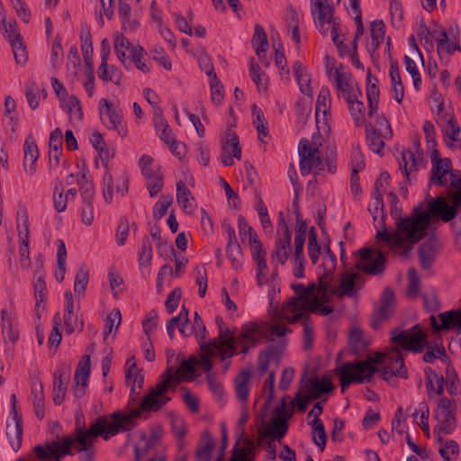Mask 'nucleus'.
I'll list each match as a JSON object with an SVG mask.
<instances>
[{
  "label": "nucleus",
  "instance_id": "1",
  "mask_svg": "<svg viewBox=\"0 0 461 461\" xmlns=\"http://www.w3.org/2000/svg\"><path fill=\"white\" fill-rule=\"evenodd\" d=\"M384 218L385 215L383 214V218H381L382 230L376 232L375 239L402 250L405 256L412 249L414 244L425 237V230H420L421 226L416 223L414 218H402V215L400 219L394 220L396 230L393 233L387 231Z\"/></svg>",
  "mask_w": 461,
  "mask_h": 461
},
{
  "label": "nucleus",
  "instance_id": "2",
  "mask_svg": "<svg viewBox=\"0 0 461 461\" xmlns=\"http://www.w3.org/2000/svg\"><path fill=\"white\" fill-rule=\"evenodd\" d=\"M391 335V342L406 351L419 354L427 348V351L422 357L425 363L432 364L436 360L434 348L429 345L427 334L420 324H415L411 330L393 329Z\"/></svg>",
  "mask_w": 461,
  "mask_h": 461
},
{
  "label": "nucleus",
  "instance_id": "3",
  "mask_svg": "<svg viewBox=\"0 0 461 461\" xmlns=\"http://www.w3.org/2000/svg\"><path fill=\"white\" fill-rule=\"evenodd\" d=\"M451 186L457 191V194H452L451 204L442 196H437L431 199L428 205L429 213L435 215L444 222H449L456 218L458 212L461 211V177L452 180Z\"/></svg>",
  "mask_w": 461,
  "mask_h": 461
},
{
  "label": "nucleus",
  "instance_id": "4",
  "mask_svg": "<svg viewBox=\"0 0 461 461\" xmlns=\"http://www.w3.org/2000/svg\"><path fill=\"white\" fill-rule=\"evenodd\" d=\"M73 446L74 441L70 437L63 436L60 438L57 435L55 440L48 441L44 446L36 445L32 451L40 461H62L66 456L75 455Z\"/></svg>",
  "mask_w": 461,
  "mask_h": 461
},
{
  "label": "nucleus",
  "instance_id": "5",
  "mask_svg": "<svg viewBox=\"0 0 461 461\" xmlns=\"http://www.w3.org/2000/svg\"><path fill=\"white\" fill-rule=\"evenodd\" d=\"M288 395H285L281 400V404L276 406L274 414L275 417L271 420L268 425L263 424L266 426V429L263 432L259 433L260 439L270 438L272 440L277 439L280 441L288 431V423L287 420L293 416L294 411H286V399H288Z\"/></svg>",
  "mask_w": 461,
  "mask_h": 461
},
{
  "label": "nucleus",
  "instance_id": "6",
  "mask_svg": "<svg viewBox=\"0 0 461 461\" xmlns=\"http://www.w3.org/2000/svg\"><path fill=\"white\" fill-rule=\"evenodd\" d=\"M358 257L354 268L370 276H379L384 272L387 261L386 256L381 250L375 251L371 248H363L356 252Z\"/></svg>",
  "mask_w": 461,
  "mask_h": 461
},
{
  "label": "nucleus",
  "instance_id": "7",
  "mask_svg": "<svg viewBox=\"0 0 461 461\" xmlns=\"http://www.w3.org/2000/svg\"><path fill=\"white\" fill-rule=\"evenodd\" d=\"M298 153L302 176H307L312 171L316 174L324 169V164L319 148H312L308 139L303 138L300 140L298 144Z\"/></svg>",
  "mask_w": 461,
  "mask_h": 461
},
{
  "label": "nucleus",
  "instance_id": "8",
  "mask_svg": "<svg viewBox=\"0 0 461 461\" xmlns=\"http://www.w3.org/2000/svg\"><path fill=\"white\" fill-rule=\"evenodd\" d=\"M101 121L109 129L114 130L124 138L127 135L126 125L122 122V113L120 109H115L107 99L102 98L98 104Z\"/></svg>",
  "mask_w": 461,
  "mask_h": 461
},
{
  "label": "nucleus",
  "instance_id": "9",
  "mask_svg": "<svg viewBox=\"0 0 461 461\" xmlns=\"http://www.w3.org/2000/svg\"><path fill=\"white\" fill-rule=\"evenodd\" d=\"M109 419L111 421H109L108 418L105 417V423L101 429V438L104 440H108L112 437L117 435L120 431H131L137 426L135 420L122 411H113L110 414Z\"/></svg>",
  "mask_w": 461,
  "mask_h": 461
},
{
  "label": "nucleus",
  "instance_id": "10",
  "mask_svg": "<svg viewBox=\"0 0 461 461\" xmlns=\"http://www.w3.org/2000/svg\"><path fill=\"white\" fill-rule=\"evenodd\" d=\"M306 375L307 370H304L301 379V383H303L302 390L309 393L314 401L320 399L323 394L334 391L335 386L330 375H323L321 378H319L317 375H312L311 378L304 381Z\"/></svg>",
  "mask_w": 461,
  "mask_h": 461
},
{
  "label": "nucleus",
  "instance_id": "11",
  "mask_svg": "<svg viewBox=\"0 0 461 461\" xmlns=\"http://www.w3.org/2000/svg\"><path fill=\"white\" fill-rule=\"evenodd\" d=\"M456 411L451 410V401L443 397L438 403L435 418L438 422V431L445 435L451 434L456 428Z\"/></svg>",
  "mask_w": 461,
  "mask_h": 461
},
{
  "label": "nucleus",
  "instance_id": "12",
  "mask_svg": "<svg viewBox=\"0 0 461 461\" xmlns=\"http://www.w3.org/2000/svg\"><path fill=\"white\" fill-rule=\"evenodd\" d=\"M221 162L225 167L233 165V158L240 160L241 158V146L240 143L239 136L230 129H227L225 136L221 139Z\"/></svg>",
  "mask_w": 461,
  "mask_h": 461
},
{
  "label": "nucleus",
  "instance_id": "13",
  "mask_svg": "<svg viewBox=\"0 0 461 461\" xmlns=\"http://www.w3.org/2000/svg\"><path fill=\"white\" fill-rule=\"evenodd\" d=\"M69 379L70 365L65 362L59 363L53 374V402L55 405H60L63 402Z\"/></svg>",
  "mask_w": 461,
  "mask_h": 461
},
{
  "label": "nucleus",
  "instance_id": "14",
  "mask_svg": "<svg viewBox=\"0 0 461 461\" xmlns=\"http://www.w3.org/2000/svg\"><path fill=\"white\" fill-rule=\"evenodd\" d=\"M394 299L393 292L391 288L386 287L382 294L380 300V307L371 315V327L374 330H379L382 323L393 314L392 303Z\"/></svg>",
  "mask_w": 461,
  "mask_h": 461
},
{
  "label": "nucleus",
  "instance_id": "15",
  "mask_svg": "<svg viewBox=\"0 0 461 461\" xmlns=\"http://www.w3.org/2000/svg\"><path fill=\"white\" fill-rule=\"evenodd\" d=\"M105 423V416H98L86 429L85 424V417L81 411H77L75 418L74 433L71 435H65L71 438H81L88 436L102 435L101 429Z\"/></svg>",
  "mask_w": 461,
  "mask_h": 461
},
{
  "label": "nucleus",
  "instance_id": "16",
  "mask_svg": "<svg viewBox=\"0 0 461 461\" xmlns=\"http://www.w3.org/2000/svg\"><path fill=\"white\" fill-rule=\"evenodd\" d=\"M91 371V360L89 355H84L76 369L74 376L73 393L75 397L81 398L86 394V386Z\"/></svg>",
  "mask_w": 461,
  "mask_h": 461
},
{
  "label": "nucleus",
  "instance_id": "17",
  "mask_svg": "<svg viewBox=\"0 0 461 461\" xmlns=\"http://www.w3.org/2000/svg\"><path fill=\"white\" fill-rule=\"evenodd\" d=\"M163 380L158 383L155 387H152L149 392L144 396L145 405H149L150 408L152 405L157 406L155 398L163 396L171 386V380L175 379L176 382H180L179 376L174 374V367L167 366L162 375Z\"/></svg>",
  "mask_w": 461,
  "mask_h": 461
},
{
  "label": "nucleus",
  "instance_id": "18",
  "mask_svg": "<svg viewBox=\"0 0 461 461\" xmlns=\"http://www.w3.org/2000/svg\"><path fill=\"white\" fill-rule=\"evenodd\" d=\"M441 324L437 322L434 315L430 316V323L434 332L440 330H458L461 331V309L450 310L438 315Z\"/></svg>",
  "mask_w": 461,
  "mask_h": 461
},
{
  "label": "nucleus",
  "instance_id": "19",
  "mask_svg": "<svg viewBox=\"0 0 461 461\" xmlns=\"http://www.w3.org/2000/svg\"><path fill=\"white\" fill-rule=\"evenodd\" d=\"M365 278L357 272L346 271L342 274L340 280L341 292L332 291L338 297L344 295L354 296L357 289H361L365 284Z\"/></svg>",
  "mask_w": 461,
  "mask_h": 461
},
{
  "label": "nucleus",
  "instance_id": "20",
  "mask_svg": "<svg viewBox=\"0 0 461 461\" xmlns=\"http://www.w3.org/2000/svg\"><path fill=\"white\" fill-rule=\"evenodd\" d=\"M101 435L88 436L81 438H72L74 441L73 451L79 454V461H95V443Z\"/></svg>",
  "mask_w": 461,
  "mask_h": 461
},
{
  "label": "nucleus",
  "instance_id": "21",
  "mask_svg": "<svg viewBox=\"0 0 461 461\" xmlns=\"http://www.w3.org/2000/svg\"><path fill=\"white\" fill-rule=\"evenodd\" d=\"M282 354L283 347L279 344H270L267 348L260 350L258 357V366L260 375H264L267 372L269 362L272 359L278 364Z\"/></svg>",
  "mask_w": 461,
  "mask_h": 461
},
{
  "label": "nucleus",
  "instance_id": "22",
  "mask_svg": "<svg viewBox=\"0 0 461 461\" xmlns=\"http://www.w3.org/2000/svg\"><path fill=\"white\" fill-rule=\"evenodd\" d=\"M24 160L23 167L30 176L36 173V162L39 158V149L32 134H29L23 144Z\"/></svg>",
  "mask_w": 461,
  "mask_h": 461
},
{
  "label": "nucleus",
  "instance_id": "23",
  "mask_svg": "<svg viewBox=\"0 0 461 461\" xmlns=\"http://www.w3.org/2000/svg\"><path fill=\"white\" fill-rule=\"evenodd\" d=\"M80 41L86 70H95L93 62L92 35L90 27L87 24H83L81 26Z\"/></svg>",
  "mask_w": 461,
  "mask_h": 461
},
{
  "label": "nucleus",
  "instance_id": "24",
  "mask_svg": "<svg viewBox=\"0 0 461 461\" xmlns=\"http://www.w3.org/2000/svg\"><path fill=\"white\" fill-rule=\"evenodd\" d=\"M432 168L429 177V185H437L438 186H447V179L446 177L452 169L451 160L447 158H444V162L431 163Z\"/></svg>",
  "mask_w": 461,
  "mask_h": 461
},
{
  "label": "nucleus",
  "instance_id": "25",
  "mask_svg": "<svg viewBox=\"0 0 461 461\" xmlns=\"http://www.w3.org/2000/svg\"><path fill=\"white\" fill-rule=\"evenodd\" d=\"M50 167L56 168L59 164V158L62 155V131L56 128L51 131L49 140Z\"/></svg>",
  "mask_w": 461,
  "mask_h": 461
},
{
  "label": "nucleus",
  "instance_id": "26",
  "mask_svg": "<svg viewBox=\"0 0 461 461\" xmlns=\"http://www.w3.org/2000/svg\"><path fill=\"white\" fill-rule=\"evenodd\" d=\"M275 249L271 254L272 261L276 259L281 265H285L291 254V236H276Z\"/></svg>",
  "mask_w": 461,
  "mask_h": 461
},
{
  "label": "nucleus",
  "instance_id": "27",
  "mask_svg": "<svg viewBox=\"0 0 461 461\" xmlns=\"http://www.w3.org/2000/svg\"><path fill=\"white\" fill-rule=\"evenodd\" d=\"M214 448L213 438L208 429L204 430L199 440L195 453V461H210Z\"/></svg>",
  "mask_w": 461,
  "mask_h": 461
},
{
  "label": "nucleus",
  "instance_id": "28",
  "mask_svg": "<svg viewBox=\"0 0 461 461\" xmlns=\"http://www.w3.org/2000/svg\"><path fill=\"white\" fill-rule=\"evenodd\" d=\"M335 374L339 375L341 393H345L352 384H362V379L356 376L350 362L344 363L341 366L335 369Z\"/></svg>",
  "mask_w": 461,
  "mask_h": 461
},
{
  "label": "nucleus",
  "instance_id": "29",
  "mask_svg": "<svg viewBox=\"0 0 461 461\" xmlns=\"http://www.w3.org/2000/svg\"><path fill=\"white\" fill-rule=\"evenodd\" d=\"M389 76L393 85V98L397 103L401 104L404 95V86L399 71V63L391 57Z\"/></svg>",
  "mask_w": 461,
  "mask_h": 461
},
{
  "label": "nucleus",
  "instance_id": "30",
  "mask_svg": "<svg viewBox=\"0 0 461 461\" xmlns=\"http://www.w3.org/2000/svg\"><path fill=\"white\" fill-rule=\"evenodd\" d=\"M402 160L399 162V167L401 169L402 174L407 178L408 181H411L410 178V170H418L420 165L423 164L422 156L415 157V153L409 150L406 152L404 149H402Z\"/></svg>",
  "mask_w": 461,
  "mask_h": 461
},
{
  "label": "nucleus",
  "instance_id": "31",
  "mask_svg": "<svg viewBox=\"0 0 461 461\" xmlns=\"http://www.w3.org/2000/svg\"><path fill=\"white\" fill-rule=\"evenodd\" d=\"M427 393L429 397L432 393L441 395L444 393L445 378L441 375H438L430 367L424 369Z\"/></svg>",
  "mask_w": 461,
  "mask_h": 461
},
{
  "label": "nucleus",
  "instance_id": "32",
  "mask_svg": "<svg viewBox=\"0 0 461 461\" xmlns=\"http://www.w3.org/2000/svg\"><path fill=\"white\" fill-rule=\"evenodd\" d=\"M251 375V371L243 369L239 373L234 380L236 396L243 403H247L249 396L250 389L249 382Z\"/></svg>",
  "mask_w": 461,
  "mask_h": 461
},
{
  "label": "nucleus",
  "instance_id": "33",
  "mask_svg": "<svg viewBox=\"0 0 461 461\" xmlns=\"http://www.w3.org/2000/svg\"><path fill=\"white\" fill-rule=\"evenodd\" d=\"M436 42L437 52L440 59L444 50L448 55H453L456 50H461L458 39L454 37L453 41H450L445 28H440V37L436 38Z\"/></svg>",
  "mask_w": 461,
  "mask_h": 461
},
{
  "label": "nucleus",
  "instance_id": "34",
  "mask_svg": "<svg viewBox=\"0 0 461 461\" xmlns=\"http://www.w3.org/2000/svg\"><path fill=\"white\" fill-rule=\"evenodd\" d=\"M385 363L397 370L399 377L407 379L408 370L404 363V357L398 348H393L387 353Z\"/></svg>",
  "mask_w": 461,
  "mask_h": 461
},
{
  "label": "nucleus",
  "instance_id": "35",
  "mask_svg": "<svg viewBox=\"0 0 461 461\" xmlns=\"http://www.w3.org/2000/svg\"><path fill=\"white\" fill-rule=\"evenodd\" d=\"M198 361L194 356H190L187 360L183 359L177 369L174 368V374L179 376L180 382H190L195 379V366Z\"/></svg>",
  "mask_w": 461,
  "mask_h": 461
},
{
  "label": "nucleus",
  "instance_id": "36",
  "mask_svg": "<svg viewBox=\"0 0 461 461\" xmlns=\"http://www.w3.org/2000/svg\"><path fill=\"white\" fill-rule=\"evenodd\" d=\"M32 395L33 397L32 403L35 415L39 420H41L45 416V396L43 384L41 381H39L38 384H32Z\"/></svg>",
  "mask_w": 461,
  "mask_h": 461
},
{
  "label": "nucleus",
  "instance_id": "37",
  "mask_svg": "<svg viewBox=\"0 0 461 461\" xmlns=\"http://www.w3.org/2000/svg\"><path fill=\"white\" fill-rule=\"evenodd\" d=\"M10 414L12 415L15 423V439L11 438L9 432H7V437L14 451L17 452L21 448L23 441V418L17 407L11 408Z\"/></svg>",
  "mask_w": 461,
  "mask_h": 461
},
{
  "label": "nucleus",
  "instance_id": "38",
  "mask_svg": "<svg viewBox=\"0 0 461 461\" xmlns=\"http://www.w3.org/2000/svg\"><path fill=\"white\" fill-rule=\"evenodd\" d=\"M252 46L255 49L256 54L259 60L262 61L265 57V52L268 48V41L264 28L260 24L255 25V32L251 41Z\"/></svg>",
  "mask_w": 461,
  "mask_h": 461
},
{
  "label": "nucleus",
  "instance_id": "39",
  "mask_svg": "<svg viewBox=\"0 0 461 461\" xmlns=\"http://www.w3.org/2000/svg\"><path fill=\"white\" fill-rule=\"evenodd\" d=\"M366 137L370 149L376 154H381L384 147V142L382 140L383 133L375 130L372 123L366 122Z\"/></svg>",
  "mask_w": 461,
  "mask_h": 461
},
{
  "label": "nucleus",
  "instance_id": "40",
  "mask_svg": "<svg viewBox=\"0 0 461 461\" xmlns=\"http://www.w3.org/2000/svg\"><path fill=\"white\" fill-rule=\"evenodd\" d=\"M330 102L331 96L330 89L327 86H322L320 89L317 100H316V122H319V113L321 112L324 116V120L327 121V115L330 113Z\"/></svg>",
  "mask_w": 461,
  "mask_h": 461
},
{
  "label": "nucleus",
  "instance_id": "41",
  "mask_svg": "<svg viewBox=\"0 0 461 461\" xmlns=\"http://www.w3.org/2000/svg\"><path fill=\"white\" fill-rule=\"evenodd\" d=\"M153 252L152 245L148 236H144L141 243V250L139 255V267L144 273L147 269L148 275L149 274V266L152 260Z\"/></svg>",
  "mask_w": 461,
  "mask_h": 461
},
{
  "label": "nucleus",
  "instance_id": "42",
  "mask_svg": "<svg viewBox=\"0 0 461 461\" xmlns=\"http://www.w3.org/2000/svg\"><path fill=\"white\" fill-rule=\"evenodd\" d=\"M261 335V327L256 323L249 322L241 326V331L238 339H242L250 342L252 347H255L259 342V336Z\"/></svg>",
  "mask_w": 461,
  "mask_h": 461
},
{
  "label": "nucleus",
  "instance_id": "43",
  "mask_svg": "<svg viewBox=\"0 0 461 461\" xmlns=\"http://www.w3.org/2000/svg\"><path fill=\"white\" fill-rule=\"evenodd\" d=\"M310 424L312 429V441L320 447L321 451H323L327 442V433L324 424L321 419H313Z\"/></svg>",
  "mask_w": 461,
  "mask_h": 461
},
{
  "label": "nucleus",
  "instance_id": "44",
  "mask_svg": "<svg viewBox=\"0 0 461 461\" xmlns=\"http://www.w3.org/2000/svg\"><path fill=\"white\" fill-rule=\"evenodd\" d=\"M348 343L351 346V353L355 356H359L368 346V343L363 339V331L359 328L351 330Z\"/></svg>",
  "mask_w": 461,
  "mask_h": 461
},
{
  "label": "nucleus",
  "instance_id": "45",
  "mask_svg": "<svg viewBox=\"0 0 461 461\" xmlns=\"http://www.w3.org/2000/svg\"><path fill=\"white\" fill-rule=\"evenodd\" d=\"M348 104V110L352 119L355 122L356 126L359 127L365 123L364 112L365 105L362 101L358 100V96L352 98L349 101H346Z\"/></svg>",
  "mask_w": 461,
  "mask_h": 461
},
{
  "label": "nucleus",
  "instance_id": "46",
  "mask_svg": "<svg viewBox=\"0 0 461 461\" xmlns=\"http://www.w3.org/2000/svg\"><path fill=\"white\" fill-rule=\"evenodd\" d=\"M238 225L241 240H244V239L249 236L250 246L261 242L255 230L249 224L245 217L241 214L238 216Z\"/></svg>",
  "mask_w": 461,
  "mask_h": 461
},
{
  "label": "nucleus",
  "instance_id": "47",
  "mask_svg": "<svg viewBox=\"0 0 461 461\" xmlns=\"http://www.w3.org/2000/svg\"><path fill=\"white\" fill-rule=\"evenodd\" d=\"M244 447H233V453L238 455V461H254L255 443L248 438H243Z\"/></svg>",
  "mask_w": 461,
  "mask_h": 461
},
{
  "label": "nucleus",
  "instance_id": "48",
  "mask_svg": "<svg viewBox=\"0 0 461 461\" xmlns=\"http://www.w3.org/2000/svg\"><path fill=\"white\" fill-rule=\"evenodd\" d=\"M88 281L89 270L86 265H82L76 275L74 283V291L78 297L85 294Z\"/></svg>",
  "mask_w": 461,
  "mask_h": 461
},
{
  "label": "nucleus",
  "instance_id": "49",
  "mask_svg": "<svg viewBox=\"0 0 461 461\" xmlns=\"http://www.w3.org/2000/svg\"><path fill=\"white\" fill-rule=\"evenodd\" d=\"M125 376H126V383L128 384L131 385V395H132V393H136V385H138V387L140 389L142 388L143 384H144V375L138 374V366H137L136 363H133L130 366Z\"/></svg>",
  "mask_w": 461,
  "mask_h": 461
},
{
  "label": "nucleus",
  "instance_id": "50",
  "mask_svg": "<svg viewBox=\"0 0 461 461\" xmlns=\"http://www.w3.org/2000/svg\"><path fill=\"white\" fill-rule=\"evenodd\" d=\"M178 423L180 426V430L176 433L177 451L175 459L176 461H186L189 456V453L186 450L187 442L184 440L186 431L185 429V425L180 421Z\"/></svg>",
  "mask_w": 461,
  "mask_h": 461
},
{
  "label": "nucleus",
  "instance_id": "51",
  "mask_svg": "<svg viewBox=\"0 0 461 461\" xmlns=\"http://www.w3.org/2000/svg\"><path fill=\"white\" fill-rule=\"evenodd\" d=\"M19 216L22 217L23 225V227L22 228L19 221L17 222V230H18L20 245H29L30 230H29L28 213H27L26 209H23L22 211H19L18 217Z\"/></svg>",
  "mask_w": 461,
  "mask_h": 461
},
{
  "label": "nucleus",
  "instance_id": "52",
  "mask_svg": "<svg viewBox=\"0 0 461 461\" xmlns=\"http://www.w3.org/2000/svg\"><path fill=\"white\" fill-rule=\"evenodd\" d=\"M226 254L233 267L239 268L241 266L242 252L238 240L227 243Z\"/></svg>",
  "mask_w": 461,
  "mask_h": 461
},
{
  "label": "nucleus",
  "instance_id": "53",
  "mask_svg": "<svg viewBox=\"0 0 461 461\" xmlns=\"http://www.w3.org/2000/svg\"><path fill=\"white\" fill-rule=\"evenodd\" d=\"M64 324L66 333L68 335L73 334L77 328L80 331L84 330V320L78 319L75 312L64 313Z\"/></svg>",
  "mask_w": 461,
  "mask_h": 461
},
{
  "label": "nucleus",
  "instance_id": "54",
  "mask_svg": "<svg viewBox=\"0 0 461 461\" xmlns=\"http://www.w3.org/2000/svg\"><path fill=\"white\" fill-rule=\"evenodd\" d=\"M222 339L223 347L219 355L221 360L225 361L227 358H230L237 354L236 341L238 340V339H236L232 335H229L227 337H224V339Z\"/></svg>",
  "mask_w": 461,
  "mask_h": 461
},
{
  "label": "nucleus",
  "instance_id": "55",
  "mask_svg": "<svg viewBox=\"0 0 461 461\" xmlns=\"http://www.w3.org/2000/svg\"><path fill=\"white\" fill-rule=\"evenodd\" d=\"M420 276L414 267L408 270V286L406 294L409 297H416L420 293Z\"/></svg>",
  "mask_w": 461,
  "mask_h": 461
},
{
  "label": "nucleus",
  "instance_id": "56",
  "mask_svg": "<svg viewBox=\"0 0 461 461\" xmlns=\"http://www.w3.org/2000/svg\"><path fill=\"white\" fill-rule=\"evenodd\" d=\"M173 202L170 194H162L160 199L155 203L153 208V216L156 220H160L166 213Z\"/></svg>",
  "mask_w": 461,
  "mask_h": 461
},
{
  "label": "nucleus",
  "instance_id": "57",
  "mask_svg": "<svg viewBox=\"0 0 461 461\" xmlns=\"http://www.w3.org/2000/svg\"><path fill=\"white\" fill-rule=\"evenodd\" d=\"M424 306L429 312H436L440 308V302L434 288H430L422 294Z\"/></svg>",
  "mask_w": 461,
  "mask_h": 461
},
{
  "label": "nucleus",
  "instance_id": "58",
  "mask_svg": "<svg viewBox=\"0 0 461 461\" xmlns=\"http://www.w3.org/2000/svg\"><path fill=\"white\" fill-rule=\"evenodd\" d=\"M459 453L458 444L455 440H447L439 449V455L445 461H456Z\"/></svg>",
  "mask_w": 461,
  "mask_h": 461
},
{
  "label": "nucleus",
  "instance_id": "59",
  "mask_svg": "<svg viewBox=\"0 0 461 461\" xmlns=\"http://www.w3.org/2000/svg\"><path fill=\"white\" fill-rule=\"evenodd\" d=\"M330 1L331 0H310L311 13H319V15L322 20L327 13L331 14L335 11Z\"/></svg>",
  "mask_w": 461,
  "mask_h": 461
},
{
  "label": "nucleus",
  "instance_id": "60",
  "mask_svg": "<svg viewBox=\"0 0 461 461\" xmlns=\"http://www.w3.org/2000/svg\"><path fill=\"white\" fill-rule=\"evenodd\" d=\"M405 70L411 76L413 80V86L416 91L420 89L421 76L417 68L415 62L409 56H404Z\"/></svg>",
  "mask_w": 461,
  "mask_h": 461
},
{
  "label": "nucleus",
  "instance_id": "61",
  "mask_svg": "<svg viewBox=\"0 0 461 461\" xmlns=\"http://www.w3.org/2000/svg\"><path fill=\"white\" fill-rule=\"evenodd\" d=\"M292 289L303 303H308V306H310V312H316L318 310V297L314 296L312 299H311L308 296H306V289L304 285L294 284L292 285Z\"/></svg>",
  "mask_w": 461,
  "mask_h": 461
},
{
  "label": "nucleus",
  "instance_id": "62",
  "mask_svg": "<svg viewBox=\"0 0 461 461\" xmlns=\"http://www.w3.org/2000/svg\"><path fill=\"white\" fill-rule=\"evenodd\" d=\"M3 28L5 30V36L10 44L23 40V36L17 29L16 23L6 22L5 19L2 20Z\"/></svg>",
  "mask_w": 461,
  "mask_h": 461
},
{
  "label": "nucleus",
  "instance_id": "63",
  "mask_svg": "<svg viewBox=\"0 0 461 461\" xmlns=\"http://www.w3.org/2000/svg\"><path fill=\"white\" fill-rule=\"evenodd\" d=\"M210 86L212 101L217 105L221 104L223 99V85L217 75L211 78Z\"/></svg>",
  "mask_w": 461,
  "mask_h": 461
},
{
  "label": "nucleus",
  "instance_id": "64",
  "mask_svg": "<svg viewBox=\"0 0 461 461\" xmlns=\"http://www.w3.org/2000/svg\"><path fill=\"white\" fill-rule=\"evenodd\" d=\"M390 14L392 16V25L400 28L403 18V11L400 0L390 1Z\"/></svg>",
  "mask_w": 461,
  "mask_h": 461
}]
</instances>
